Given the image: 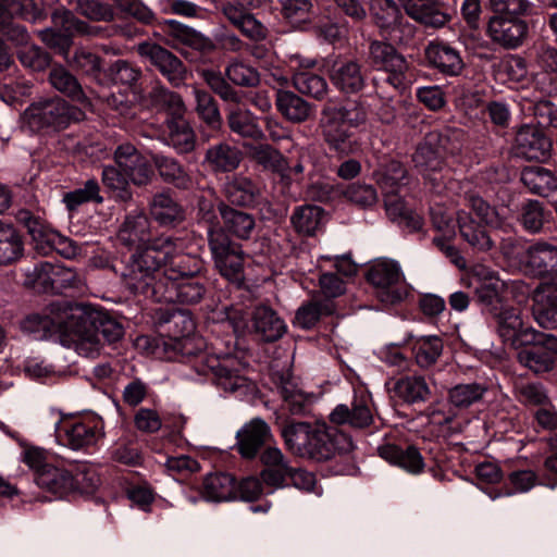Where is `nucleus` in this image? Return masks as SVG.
Returning <instances> with one entry per match:
<instances>
[{"label":"nucleus","mask_w":557,"mask_h":557,"mask_svg":"<svg viewBox=\"0 0 557 557\" xmlns=\"http://www.w3.org/2000/svg\"><path fill=\"white\" fill-rule=\"evenodd\" d=\"M201 261L182 253V243L168 236L153 239L143 251L133 253L123 273L128 289L146 292L161 278L174 282L195 276L201 270Z\"/></svg>","instance_id":"f257e3e1"},{"label":"nucleus","mask_w":557,"mask_h":557,"mask_svg":"<svg viewBox=\"0 0 557 557\" xmlns=\"http://www.w3.org/2000/svg\"><path fill=\"white\" fill-rule=\"evenodd\" d=\"M70 334L65 342L72 344L73 349L86 358L99 356L102 342L99 334L109 342L114 343L124 335L121 323L107 313L82 305H74L70 312Z\"/></svg>","instance_id":"f03ea898"},{"label":"nucleus","mask_w":557,"mask_h":557,"mask_svg":"<svg viewBox=\"0 0 557 557\" xmlns=\"http://www.w3.org/2000/svg\"><path fill=\"white\" fill-rule=\"evenodd\" d=\"M287 447L296 455L324 461L352 448V441L335 428L298 422L283 430Z\"/></svg>","instance_id":"7ed1b4c3"},{"label":"nucleus","mask_w":557,"mask_h":557,"mask_svg":"<svg viewBox=\"0 0 557 557\" xmlns=\"http://www.w3.org/2000/svg\"><path fill=\"white\" fill-rule=\"evenodd\" d=\"M367 117V110L361 103L349 107L324 106L320 126L330 149L343 156L358 151L360 140L355 129L363 125Z\"/></svg>","instance_id":"20e7f679"},{"label":"nucleus","mask_w":557,"mask_h":557,"mask_svg":"<svg viewBox=\"0 0 557 557\" xmlns=\"http://www.w3.org/2000/svg\"><path fill=\"white\" fill-rule=\"evenodd\" d=\"M82 111L53 96L33 101L21 115V126L32 134H53L81 119Z\"/></svg>","instance_id":"39448f33"},{"label":"nucleus","mask_w":557,"mask_h":557,"mask_svg":"<svg viewBox=\"0 0 557 557\" xmlns=\"http://www.w3.org/2000/svg\"><path fill=\"white\" fill-rule=\"evenodd\" d=\"M488 386L481 382L459 383L448 389L447 399L451 409L448 412H432V421L445 426L449 434L460 433L469 420L459 412L483 400Z\"/></svg>","instance_id":"423d86ee"},{"label":"nucleus","mask_w":557,"mask_h":557,"mask_svg":"<svg viewBox=\"0 0 557 557\" xmlns=\"http://www.w3.org/2000/svg\"><path fill=\"white\" fill-rule=\"evenodd\" d=\"M518 361L536 374L550 372L557 364V337L553 334L529 331L524 333Z\"/></svg>","instance_id":"0eeeda50"},{"label":"nucleus","mask_w":557,"mask_h":557,"mask_svg":"<svg viewBox=\"0 0 557 557\" xmlns=\"http://www.w3.org/2000/svg\"><path fill=\"white\" fill-rule=\"evenodd\" d=\"M209 247L220 274L240 285L244 282L245 255L239 244L233 243L223 230L209 231Z\"/></svg>","instance_id":"6e6552de"},{"label":"nucleus","mask_w":557,"mask_h":557,"mask_svg":"<svg viewBox=\"0 0 557 557\" xmlns=\"http://www.w3.org/2000/svg\"><path fill=\"white\" fill-rule=\"evenodd\" d=\"M72 307L67 302H54L50 306V313H33L24 319L22 329L24 332L34 335L36 339H45L52 335H59L63 346L72 348L65 337L70 334V312Z\"/></svg>","instance_id":"1a4fd4ad"},{"label":"nucleus","mask_w":557,"mask_h":557,"mask_svg":"<svg viewBox=\"0 0 557 557\" xmlns=\"http://www.w3.org/2000/svg\"><path fill=\"white\" fill-rule=\"evenodd\" d=\"M367 280L376 288L377 298L385 305H394L407 296V290L400 286L404 281L401 268L393 259L374 260L367 272Z\"/></svg>","instance_id":"9d476101"},{"label":"nucleus","mask_w":557,"mask_h":557,"mask_svg":"<svg viewBox=\"0 0 557 557\" xmlns=\"http://www.w3.org/2000/svg\"><path fill=\"white\" fill-rule=\"evenodd\" d=\"M146 298H151L158 302H180L183 305H194L199 302L206 294L203 278L190 276L187 278L163 282L159 278L151 288L146 292H137Z\"/></svg>","instance_id":"9b49d317"},{"label":"nucleus","mask_w":557,"mask_h":557,"mask_svg":"<svg viewBox=\"0 0 557 557\" xmlns=\"http://www.w3.org/2000/svg\"><path fill=\"white\" fill-rule=\"evenodd\" d=\"M371 63L388 74L386 82L395 89H405L412 82V73L407 60L392 44L373 41L369 51Z\"/></svg>","instance_id":"f8f14e48"},{"label":"nucleus","mask_w":557,"mask_h":557,"mask_svg":"<svg viewBox=\"0 0 557 557\" xmlns=\"http://www.w3.org/2000/svg\"><path fill=\"white\" fill-rule=\"evenodd\" d=\"M371 14L382 35L392 44L407 45L413 37V26L403 22V16L394 0H372Z\"/></svg>","instance_id":"ddd939ff"},{"label":"nucleus","mask_w":557,"mask_h":557,"mask_svg":"<svg viewBox=\"0 0 557 557\" xmlns=\"http://www.w3.org/2000/svg\"><path fill=\"white\" fill-rule=\"evenodd\" d=\"M203 373L211 374L214 384L226 393L245 395L250 389L248 379L243 374L244 364L233 356L211 357L207 359Z\"/></svg>","instance_id":"4468645a"},{"label":"nucleus","mask_w":557,"mask_h":557,"mask_svg":"<svg viewBox=\"0 0 557 557\" xmlns=\"http://www.w3.org/2000/svg\"><path fill=\"white\" fill-rule=\"evenodd\" d=\"M55 434L62 445L81 450L98 442L101 437V425L97 418H63L55 423Z\"/></svg>","instance_id":"2eb2a0df"},{"label":"nucleus","mask_w":557,"mask_h":557,"mask_svg":"<svg viewBox=\"0 0 557 557\" xmlns=\"http://www.w3.org/2000/svg\"><path fill=\"white\" fill-rule=\"evenodd\" d=\"M447 143L448 138L446 136L438 132H430L418 145L412 157L416 168L426 180L432 182L435 188H438L440 185L436 183L437 178L433 177L432 174L442 171L444 168V159L448 153Z\"/></svg>","instance_id":"dca6fc26"},{"label":"nucleus","mask_w":557,"mask_h":557,"mask_svg":"<svg viewBox=\"0 0 557 557\" xmlns=\"http://www.w3.org/2000/svg\"><path fill=\"white\" fill-rule=\"evenodd\" d=\"M87 481L86 490H94L99 483V479L95 473H77L75 478L64 470L50 465L46 470L38 472L35 476L36 484L58 497H62L67 494L75 484H82Z\"/></svg>","instance_id":"f3484780"},{"label":"nucleus","mask_w":557,"mask_h":557,"mask_svg":"<svg viewBox=\"0 0 557 557\" xmlns=\"http://www.w3.org/2000/svg\"><path fill=\"white\" fill-rule=\"evenodd\" d=\"M372 397L367 391L356 392L350 405L339 404L330 413L334 424H348L354 429H366L373 423Z\"/></svg>","instance_id":"a211bd4d"},{"label":"nucleus","mask_w":557,"mask_h":557,"mask_svg":"<svg viewBox=\"0 0 557 557\" xmlns=\"http://www.w3.org/2000/svg\"><path fill=\"white\" fill-rule=\"evenodd\" d=\"M114 161L119 169L127 175L131 183L137 186L147 185L153 171L147 158L132 143H122L114 150Z\"/></svg>","instance_id":"6ab92c4d"},{"label":"nucleus","mask_w":557,"mask_h":557,"mask_svg":"<svg viewBox=\"0 0 557 557\" xmlns=\"http://www.w3.org/2000/svg\"><path fill=\"white\" fill-rule=\"evenodd\" d=\"M137 51L148 59L173 86L177 87L184 83L187 75L186 67L171 51L150 42L139 44Z\"/></svg>","instance_id":"aec40b11"},{"label":"nucleus","mask_w":557,"mask_h":557,"mask_svg":"<svg viewBox=\"0 0 557 557\" xmlns=\"http://www.w3.org/2000/svg\"><path fill=\"white\" fill-rule=\"evenodd\" d=\"M487 36L506 49L520 47L529 34L525 20H516L492 14L487 22Z\"/></svg>","instance_id":"412c9836"},{"label":"nucleus","mask_w":557,"mask_h":557,"mask_svg":"<svg viewBox=\"0 0 557 557\" xmlns=\"http://www.w3.org/2000/svg\"><path fill=\"white\" fill-rule=\"evenodd\" d=\"M525 272L540 277L557 276V247L546 242H536L520 256Z\"/></svg>","instance_id":"4be33fe9"},{"label":"nucleus","mask_w":557,"mask_h":557,"mask_svg":"<svg viewBox=\"0 0 557 557\" xmlns=\"http://www.w3.org/2000/svg\"><path fill=\"white\" fill-rule=\"evenodd\" d=\"M474 276L478 280L475 286V296L485 314L498 312L505 304L503 302L502 293L505 288V282L497 274L479 265L474 269Z\"/></svg>","instance_id":"5701e85b"},{"label":"nucleus","mask_w":557,"mask_h":557,"mask_svg":"<svg viewBox=\"0 0 557 557\" xmlns=\"http://www.w3.org/2000/svg\"><path fill=\"white\" fill-rule=\"evenodd\" d=\"M223 194L230 203L238 207L256 208L265 202L260 185L242 174L226 177Z\"/></svg>","instance_id":"b1692460"},{"label":"nucleus","mask_w":557,"mask_h":557,"mask_svg":"<svg viewBox=\"0 0 557 557\" xmlns=\"http://www.w3.org/2000/svg\"><path fill=\"white\" fill-rule=\"evenodd\" d=\"M515 149L518 156L527 160H545L549 156L552 141L540 127L524 124L517 132Z\"/></svg>","instance_id":"393cba45"},{"label":"nucleus","mask_w":557,"mask_h":557,"mask_svg":"<svg viewBox=\"0 0 557 557\" xmlns=\"http://www.w3.org/2000/svg\"><path fill=\"white\" fill-rule=\"evenodd\" d=\"M260 459L263 465L260 476L263 484L270 488L268 493L272 494L276 490L286 487L288 485L287 480L292 467L281 449L277 447H268L261 454Z\"/></svg>","instance_id":"a878e982"},{"label":"nucleus","mask_w":557,"mask_h":557,"mask_svg":"<svg viewBox=\"0 0 557 557\" xmlns=\"http://www.w3.org/2000/svg\"><path fill=\"white\" fill-rule=\"evenodd\" d=\"M381 458L397 466L409 474L418 475L423 472L425 462L417 447H401L395 444H384L377 447Z\"/></svg>","instance_id":"bb28decb"},{"label":"nucleus","mask_w":557,"mask_h":557,"mask_svg":"<svg viewBox=\"0 0 557 557\" xmlns=\"http://www.w3.org/2000/svg\"><path fill=\"white\" fill-rule=\"evenodd\" d=\"M32 0H0V38H7L23 47L27 44L28 34L24 26L13 22L14 14L22 13L30 5Z\"/></svg>","instance_id":"cd10ccee"},{"label":"nucleus","mask_w":557,"mask_h":557,"mask_svg":"<svg viewBox=\"0 0 557 557\" xmlns=\"http://www.w3.org/2000/svg\"><path fill=\"white\" fill-rule=\"evenodd\" d=\"M330 78L335 88L345 95L358 94L366 87L362 67L352 60L335 63Z\"/></svg>","instance_id":"c85d7f7f"},{"label":"nucleus","mask_w":557,"mask_h":557,"mask_svg":"<svg viewBox=\"0 0 557 557\" xmlns=\"http://www.w3.org/2000/svg\"><path fill=\"white\" fill-rule=\"evenodd\" d=\"M425 55L433 67L448 76H458L465 67L460 51L446 42H430Z\"/></svg>","instance_id":"c756f323"},{"label":"nucleus","mask_w":557,"mask_h":557,"mask_svg":"<svg viewBox=\"0 0 557 557\" xmlns=\"http://www.w3.org/2000/svg\"><path fill=\"white\" fill-rule=\"evenodd\" d=\"M497 311L490 315L495 320L497 332L505 343L518 347L521 345L522 339L527 338L524 333L535 331L532 327L523 329L520 314L515 308L504 305Z\"/></svg>","instance_id":"7c9ffc66"},{"label":"nucleus","mask_w":557,"mask_h":557,"mask_svg":"<svg viewBox=\"0 0 557 557\" xmlns=\"http://www.w3.org/2000/svg\"><path fill=\"white\" fill-rule=\"evenodd\" d=\"M165 322L170 324L172 336L177 343L176 347L183 351V354H190V356H193L196 355L198 350H201V339H199L198 343L194 345V338H188L195 331V322L188 311H173L170 314V318L165 320Z\"/></svg>","instance_id":"2f4dec72"},{"label":"nucleus","mask_w":557,"mask_h":557,"mask_svg":"<svg viewBox=\"0 0 557 557\" xmlns=\"http://www.w3.org/2000/svg\"><path fill=\"white\" fill-rule=\"evenodd\" d=\"M17 219L27 228L38 252L48 255L53 251V247L60 240L59 232L48 226L41 219L34 216L29 211H21Z\"/></svg>","instance_id":"473e14b6"},{"label":"nucleus","mask_w":557,"mask_h":557,"mask_svg":"<svg viewBox=\"0 0 557 557\" xmlns=\"http://www.w3.org/2000/svg\"><path fill=\"white\" fill-rule=\"evenodd\" d=\"M406 13L428 27L440 28L450 21V15L440 9L437 0H398Z\"/></svg>","instance_id":"72a5a7b5"},{"label":"nucleus","mask_w":557,"mask_h":557,"mask_svg":"<svg viewBox=\"0 0 557 557\" xmlns=\"http://www.w3.org/2000/svg\"><path fill=\"white\" fill-rule=\"evenodd\" d=\"M236 437L239 454L244 458H253L270 437V428L263 420L256 418L238 430Z\"/></svg>","instance_id":"f704fd0d"},{"label":"nucleus","mask_w":557,"mask_h":557,"mask_svg":"<svg viewBox=\"0 0 557 557\" xmlns=\"http://www.w3.org/2000/svg\"><path fill=\"white\" fill-rule=\"evenodd\" d=\"M149 237V220L141 213L128 214L119 230L117 239L128 248H136L134 253L143 251L151 242Z\"/></svg>","instance_id":"c9c22d12"},{"label":"nucleus","mask_w":557,"mask_h":557,"mask_svg":"<svg viewBox=\"0 0 557 557\" xmlns=\"http://www.w3.org/2000/svg\"><path fill=\"white\" fill-rule=\"evenodd\" d=\"M201 498L207 502H231L237 499V483L230 473L214 472L205 476Z\"/></svg>","instance_id":"e433bc0d"},{"label":"nucleus","mask_w":557,"mask_h":557,"mask_svg":"<svg viewBox=\"0 0 557 557\" xmlns=\"http://www.w3.org/2000/svg\"><path fill=\"white\" fill-rule=\"evenodd\" d=\"M251 330L264 342H274L286 332L285 322L268 306L257 307L251 315Z\"/></svg>","instance_id":"4c0bfd02"},{"label":"nucleus","mask_w":557,"mask_h":557,"mask_svg":"<svg viewBox=\"0 0 557 557\" xmlns=\"http://www.w3.org/2000/svg\"><path fill=\"white\" fill-rule=\"evenodd\" d=\"M533 317L543 329L557 327V283L546 286L535 295Z\"/></svg>","instance_id":"58836bf2"},{"label":"nucleus","mask_w":557,"mask_h":557,"mask_svg":"<svg viewBox=\"0 0 557 557\" xmlns=\"http://www.w3.org/2000/svg\"><path fill=\"white\" fill-rule=\"evenodd\" d=\"M227 124L230 129L246 138L261 140L264 133L258 124L257 116L248 109L239 106L230 107L227 110Z\"/></svg>","instance_id":"ea45409f"},{"label":"nucleus","mask_w":557,"mask_h":557,"mask_svg":"<svg viewBox=\"0 0 557 557\" xmlns=\"http://www.w3.org/2000/svg\"><path fill=\"white\" fill-rule=\"evenodd\" d=\"M465 200L476 216L486 225L493 228H511V223L505 216V208L495 209L491 207L480 195L472 190H465Z\"/></svg>","instance_id":"a19ab883"},{"label":"nucleus","mask_w":557,"mask_h":557,"mask_svg":"<svg viewBox=\"0 0 557 557\" xmlns=\"http://www.w3.org/2000/svg\"><path fill=\"white\" fill-rule=\"evenodd\" d=\"M166 135L163 137L166 145L180 153H186L195 148V133L184 116L165 120Z\"/></svg>","instance_id":"79ce46f5"},{"label":"nucleus","mask_w":557,"mask_h":557,"mask_svg":"<svg viewBox=\"0 0 557 557\" xmlns=\"http://www.w3.org/2000/svg\"><path fill=\"white\" fill-rule=\"evenodd\" d=\"M24 255V242L20 232L0 220V265L17 262Z\"/></svg>","instance_id":"37998d69"},{"label":"nucleus","mask_w":557,"mask_h":557,"mask_svg":"<svg viewBox=\"0 0 557 557\" xmlns=\"http://www.w3.org/2000/svg\"><path fill=\"white\" fill-rule=\"evenodd\" d=\"M521 182L530 191L547 197L557 190V177L554 173L541 165H531L521 172Z\"/></svg>","instance_id":"c03bdc74"},{"label":"nucleus","mask_w":557,"mask_h":557,"mask_svg":"<svg viewBox=\"0 0 557 557\" xmlns=\"http://www.w3.org/2000/svg\"><path fill=\"white\" fill-rule=\"evenodd\" d=\"M457 223L462 238L474 249L487 251L494 245V239L467 212L457 213Z\"/></svg>","instance_id":"a18cd8bd"},{"label":"nucleus","mask_w":557,"mask_h":557,"mask_svg":"<svg viewBox=\"0 0 557 557\" xmlns=\"http://www.w3.org/2000/svg\"><path fill=\"white\" fill-rule=\"evenodd\" d=\"M324 210L315 205H305L297 207L290 222L297 233L306 236H312L320 230L324 223Z\"/></svg>","instance_id":"49530a36"},{"label":"nucleus","mask_w":557,"mask_h":557,"mask_svg":"<svg viewBox=\"0 0 557 557\" xmlns=\"http://www.w3.org/2000/svg\"><path fill=\"white\" fill-rule=\"evenodd\" d=\"M443 342L436 335H421L412 338L411 350L417 364L422 369H429L443 352Z\"/></svg>","instance_id":"de8ad7c7"},{"label":"nucleus","mask_w":557,"mask_h":557,"mask_svg":"<svg viewBox=\"0 0 557 557\" xmlns=\"http://www.w3.org/2000/svg\"><path fill=\"white\" fill-rule=\"evenodd\" d=\"M275 102L280 113L290 122H304L311 114L310 104L293 91L278 90Z\"/></svg>","instance_id":"09e8293b"},{"label":"nucleus","mask_w":557,"mask_h":557,"mask_svg":"<svg viewBox=\"0 0 557 557\" xmlns=\"http://www.w3.org/2000/svg\"><path fill=\"white\" fill-rule=\"evenodd\" d=\"M50 85L59 92L77 102H85L86 96L77 78L63 65H54L49 73Z\"/></svg>","instance_id":"8fccbe9b"},{"label":"nucleus","mask_w":557,"mask_h":557,"mask_svg":"<svg viewBox=\"0 0 557 557\" xmlns=\"http://www.w3.org/2000/svg\"><path fill=\"white\" fill-rule=\"evenodd\" d=\"M150 212L161 225H171L184 218L182 207L170 193L157 194L150 203Z\"/></svg>","instance_id":"3c124183"},{"label":"nucleus","mask_w":557,"mask_h":557,"mask_svg":"<svg viewBox=\"0 0 557 557\" xmlns=\"http://www.w3.org/2000/svg\"><path fill=\"white\" fill-rule=\"evenodd\" d=\"M219 211L231 234L240 239L250 237L255 228V219L251 214L230 208L224 202L219 205Z\"/></svg>","instance_id":"603ef678"},{"label":"nucleus","mask_w":557,"mask_h":557,"mask_svg":"<svg viewBox=\"0 0 557 557\" xmlns=\"http://www.w3.org/2000/svg\"><path fill=\"white\" fill-rule=\"evenodd\" d=\"M396 394L409 404L426 401L431 396V389L421 375H407L395 383Z\"/></svg>","instance_id":"864d4df0"},{"label":"nucleus","mask_w":557,"mask_h":557,"mask_svg":"<svg viewBox=\"0 0 557 557\" xmlns=\"http://www.w3.org/2000/svg\"><path fill=\"white\" fill-rule=\"evenodd\" d=\"M62 202L70 212L77 211L81 206L88 202L102 203L99 183L95 178L87 180L83 186L65 193Z\"/></svg>","instance_id":"5fc2aeb1"},{"label":"nucleus","mask_w":557,"mask_h":557,"mask_svg":"<svg viewBox=\"0 0 557 557\" xmlns=\"http://www.w3.org/2000/svg\"><path fill=\"white\" fill-rule=\"evenodd\" d=\"M206 161L214 171L231 172L238 168L242 161V153L235 147L219 144L208 149Z\"/></svg>","instance_id":"6e6d98bb"},{"label":"nucleus","mask_w":557,"mask_h":557,"mask_svg":"<svg viewBox=\"0 0 557 557\" xmlns=\"http://www.w3.org/2000/svg\"><path fill=\"white\" fill-rule=\"evenodd\" d=\"M333 311L334 306L329 300L308 301L297 309L294 323L304 330H309L323 315L332 314Z\"/></svg>","instance_id":"4d7b16f0"},{"label":"nucleus","mask_w":557,"mask_h":557,"mask_svg":"<svg viewBox=\"0 0 557 557\" xmlns=\"http://www.w3.org/2000/svg\"><path fill=\"white\" fill-rule=\"evenodd\" d=\"M151 102L166 112V119H177L185 115V104L180 95L162 87L156 86L149 94Z\"/></svg>","instance_id":"13d9d810"},{"label":"nucleus","mask_w":557,"mask_h":557,"mask_svg":"<svg viewBox=\"0 0 557 557\" xmlns=\"http://www.w3.org/2000/svg\"><path fill=\"white\" fill-rule=\"evenodd\" d=\"M153 161L160 176L165 182L171 183L178 188L188 187L190 177L175 159L158 154L154 156Z\"/></svg>","instance_id":"bf43d9fd"},{"label":"nucleus","mask_w":557,"mask_h":557,"mask_svg":"<svg viewBox=\"0 0 557 557\" xmlns=\"http://www.w3.org/2000/svg\"><path fill=\"white\" fill-rule=\"evenodd\" d=\"M283 18L294 28H301L311 21L312 2L310 0H283Z\"/></svg>","instance_id":"052dcab7"},{"label":"nucleus","mask_w":557,"mask_h":557,"mask_svg":"<svg viewBox=\"0 0 557 557\" xmlns=\"http://www.w3.org/2000/svg\"><path fill=\"white\" fill-rule=\"evenodd\" d=\"M196 101V111L200 119L209 126L215 128L221 124V114L212 96L197 86H193Z\"/></svg>","instance_id":"680f3d73"},{"label":"nucleus","mask_w":557,"mask_h":557,"mask_svg":"<svg viewBox=\"0 0 557 557\" xmlns=\"http://www.w3.org/2000/svg\"><path fill=\"white\" fill-rule=\"evenodd\" d=\"M278 391L286 407L293 414L301 413L310 401L309 396L305 394L289 376L282 377Z\"/></svg>","instance_id":"e2e57ef3"},{"label":"nucleus","mask_w":557,"mask_h":557,"mask_svg":"<svg viewBox=\"0 0 557 557\" xmlns=\"http://www.w3.org/2000/svg\"><path fill=\"white\" fill-rule=\"evenodd\" d=\"M521 110L525 115H533L541 127H557V111L548 100H525L521 104Z\"/></svg>","instance_id":"0e129e2a"},{"label":"nucleus","mask_w":557,"mask_h":557,"mask_svg":"<svg viewBox=\"0 0 557 557\" xmlns=\"http://www.w3.org/2000/svg\"><path fill=\"white\" fill-rule=\"evenodd\" d=\"M488 2L492 14L516 20H524L533 9L531 0H490Z\"/></svg>","instance_id":"69168bd1"},{"label":"nucleus","mask_w":557,"mask_h":557,"mask_svg":"<svg viewBox=\"0 0 557 557\" xmlns=\"http://www.w3.org/2000/svg\"><path fill=\"white\" fill-rule=\"evenodd\" d=\"M253 159L267 170L280 173L282 176L288 170L284 156L270 145H259L253 148Z\"/></svg>","instance_id":"338daca9"},{"label":"nucleus","mask_w":557,"mask_h":557,"mask_svg":"<svg viewBox=\"0 0 557 557\" xmlns=\"http://www.w3.org/2000/svg\"><path fill=\"white\" fill-rule=\"evenodd\" d=\"M294 86L305 95L315 99H322L327 92L326 81L317 74L310 72H298L294 76Z\"/></svg>","instance_id":"774afa93"}]
</instances>
